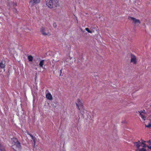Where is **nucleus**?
<instances>
[{"instance_id": "17", "label": "nucleus", "mask_w": 151, "mask_h": 151, "mask_svg": "<svg viewBox=\"0 0 151 151\" xmlns=\"http://www.w3.org/2000/svg\"><path fill=\"white\" fill-rule=\"evenodd\" d=\"M136 151H146L145 147H142V148H139L138 149H137Z\"/></svg>"}, {"instance_id": "16", "label": "nucleus", "mask_w": 151, "mask_h": 151, "mask_svg": "<svg viewBox=\"0 0 151 151\" xmlns=\"http://www.w3.org/2000/svg\"><path fill=\"white\" fill-rule=\"evenodd\" d=\"M27 58L29 61H32L33 60V57L32 55H30L28 56Z\"/></svg>"}, {"instance_id": "13", "label": "nucleus", "mask_w": 151, "mask_h": 151, "mask_svg": "<svg viewBox=\"0 0 151 151\" xmlns=\"http://www.w3.org/2000/svg\"><path fill=\"white\" fill-rule=\"evenodd\" d=\"M46 97L47 99L49 100H51L52 99V96L51 94L48 93L46 94Z\"/></svg>"}, {"instance_id": "20", "label": "nucleus", "mask_w": 151, "mask_h": 151, "mask_svg": "<svg viewBox=\"0 0 151 151\" xmlns=\"http://www.w3.org/2000/svg\"><path fill=\"white\" fill-rule=\"evenodd\" d=\"M146 127H147L148 128H150L151 127V124L150 123H149L148 125H145Z\"/></svg>"}, {"instance_id": "26", "label": "nucleus", "mask_w": 151, "mask_h": 151, "mask_svg": "<svg viewBox=\"0 0 151 151\" xmlns=\"http://www.w3.org/2000/svg\"><path fill=\"white\" fill-rule=\"evenodd\" d=\"M14 6H16L17 5V3H14Z\"/></svg>"}, {"instance_id": "25", "label": "nucleus", "mask_w": 151, "mask_h": 151, "mask_svg": "<svg viewBox=\"0 0 151 151\" xmlns=\"http://www.w3.org/2000/svg\"><path fill=\"white\" fill-rule=\"evenodd\" d=\"M149 119L151 121V114L149 116Z\"/></svg>"}, {"instance_id": "11", "label": "nucleus", "mask_w": 151, "mask_h": 151, "mask_svg": "<svg viewBox=\"0 0 151 151\" xmlns=\"http://www.w3.org/2000/svg\"><path fill=\"white\" fill-rule=\"evenodd\" d=\"M11 141L12 144V145L16 142H17L18 141V140L17 138L13 137V138L11 139Z\"/></svg>"}, {"instance_id": "9", "label": "nucleus", "mask_w": 151, "mask_h": 151, "mask_svg": "<svg viewBox=\"0 0 151 151\" xmlns=\"http://www.w3.org/2000/svg\"><path fill=\"white\" fill-rule=\"evenodd\" d=\"M138 112L139 114V115L140 116L141 118L143 119L145 121L146 119V117L144 115V114L143 113V112H142V110H141L140 111H138Z\"/></svg>"}, {"instance_id": "1", "label": "nucleus", "mask_w": 151, "mask_h": 151, "mask_svg": "<svg viewBox=\"0 0 151 151\" xmlns=\"http://www.w3.org/2000/svg\"><path fill=\"white\" fill-rule=\"evenodd\" d=\"M46 4L49 8H52L59 6V0H45Z\"/></svg>"}, {"instance_id": "2", "label": "nucleus", "mask_w": 151, "mask_h": 151, "mask_svg": "<svg viewBox=\"0 0 151 151\" xmlns=\"http://www.w3.org/2000/svg\"><path fill=\"white\" fill-rule=\"evenodd\" d=\"M77 108L81 114L83 115L84 113L85 109L84 108V106L81 101L80 99H78L76 103Z\"/></svg>"}, {"instance_id": "10", "label": "nucleus", "mask_w": 151, "mask_h": 151, "mask_svg": "<svg viewBox=\"0 0 151 151\" xmlns=\"http://www.w3.org/2000/svg\"><path fill=\"white\" fill-rule=\"evenodd\" d=\"M0 151H6L4 145L1 143H0Z\"/></svg>"}, {"instance_id": "14", "label": "nucleus", "mask_w": 151, "mask_h": 151, "mask_svg": "<svg viewBox=\"0 0 151 151\" xmlns=\"http://www.w3.org/2000/svg\"><path fill=\"white\" fill-rule=\"evenodd\" d=\"M27 134L28 135H29L31 137L32 139L33 140L34 144L35 145V139L36 138L35 137H34L32 135L30 134L29 132H27Z\"/></svg>"}, {"instance_id": "12", "label": "nucleus", "mask_w": 151, "mask_h": 151, "mask_svg": "<svg viewBox=\"0 0 151 151\" xmlns=\"http://www.w3.org/2000/svg\"><path fill=\"white\" fill-rule=\"evenodd\" d=\"M134 143L135 145L137 148V149H138L139 148H140L139 147L140 146H141V143L139 141L138 142H135Z\"/></svg>"}, {"instance_id": "18", "label": "nucleus", "mask_w": 151, "mask_h": 151, "mask_svg": "<svg viewBox=\"0 0 151 151\" xmlns=\"http://www.w3.org/2000/svg\"><path fill=\"white\" fill-rule=\"evenodd\" d=\"M145 142H146L145 141L142 140V142H141V145H143L142 147H145L146 145L144 143Z\"/></svg>"}, {"instance_id": "23", "label": "nucleus", "mask_w": 151, "mask_h": 151, "mask_svg": "<svg viewBox=\"0 0 151 151\" xmlns=\"http://www.w3.org/2000/svg\"><path fill=\"white\" fill-rule=\"evenodd\" d=\"M142 112H143V113L144 114V115H145V114H146V112H145V110L144 109H143L142 110Z\"/></svg>"}, {"instance_id": "3", "label": "nucleus", "mask_w": 151, "mask_h": 151, "mask_svg": "<svg viewBox=\"0 0 151 151\" xmlns=\"http://www.w3.org/2000/svg\"><path fill=\"white\" fill-rule=\"evenodd\" d=\"M40 31L42 34L44 36H50L51 35L48 29L45 27H42L41 28Z\"/></svg>"}, {"instance_id": "22", "label": "nucleus", "mask_w": 151, "mask_h": 151, "mask_svg": "<svg viewBox=\"0 0 151 151\" xmlns=\"http://www.w3.org/2000/svg\"><path fill=\"white\" fill-rule=\"evenodd\" d=\"M53 26L55 28L57 27V25L55 23H54L53 24Z\"/></svg>"}, {"instance_id": "15", "label": "nucleus", "mask_w": 151, "mask_h": 151, "mask_svg": "<svg viewBox=\"0 0 151 151\" xmlns=\"http://www.w3.org/2000/svg\"><path fill=\"white\" fill-rule=\"evenodd\" d=\"M5 65L3 63V61H2L0 63V68L1 69H4L5 67Z\"/></svg>"}, {"instance_id": "28", "label": "nucleus", "mask_w": 151, "mask_h": 151, "mask_svg": "<svg viewBox=\"0 0 151 151\" xmlns=\"http://www.w3.org/2000/svg\"><path fill=\"white\" fill-rule=\"evenodd\" d=\"M76 19L77 20V23H78V20H77V19Z\"/></svg>"}, {"instance_id": "8", "label": "nucleus", "mask_w": 151, "mask_h": 151, "mask_svg": "<svg viewBox=\"0 0 151 151\" xmlns=\"http://www.w3.org/2000/svg\"><path fill=\"white\" fill-rule=\"evenodd\" d=\"M14 145H15L16 147L19 150H21L22 148L21 146V143L19 141L14 144L13 145H12V146H13Z\"/></svg>"}, {"instance_id": "21", "label": "nucleus", "mask_w": 151, "mask_h": 151, "mask_svg": "<svg viewBox=\"0 0 151 151\" xmlns=\"http://www.w3.org/2000/svg\"><path fill=\"white\" fill-rule=\"evenodd\" d=\"M13 11L14 13H17V10L16 9H15V8L13 9Z\"/></svg>"}, {"instance_id": "4", "label": "nucleus", "mask_w": 151, "mask_h": 151, "mask_svg": "<svg viewBox=\"0 0 151 151\" xmlns=\"http://www.w3.org/2000/svg\"><path fill=\"white\" fill-rule=\"evenodd\" d=\"M128 19L129 20H132L133 21V22L136 25L139 26L141 22L140 20L137 19L135 18L131 17H129Z\"/></svg>"}, {"instance_id": "19", "label": "nucleus", "mask_w": 151, "mask_h": 151, "mask_svg": "<svg viewBox=\"0 0 151 151\" xmlns=\"http://www.w3.org/2000/svg\"><path fill=\"white\" fill-rule=\"evenodd\" d=\"M85 30L89 33H92L93 32L92 31L90 30L88 28H85Z\"/></svg>"}, {"instance_id": "24", "label": "nucleus", "mask_w": 151, "mask_h": 151, "mask_svg": "<svg viewBox=\"0 0 151 151\" xmlns=\"http://www.w3.org/2000/svg\"><path fill=\"white\" fill-rule=\"evenodd\" d=\"M146 146L148 147V149L151 150V145L150 146L147 145Z\"/></svg>"}, {"instance_id": "5", "label": "nucleus", "mask_w": 151, "mask_h": 151, "mask_svg": "<svg viewBox=\"0 0 151 151\" xmlns=\"http://www.w3.org/2000/svg\"><path fill=\"white\" fill-rule=\"evenodd\" d=\"M130 62L133 63L134 64H136L137 63V58L135 55L132 54H131Z\"/></svg>"}, {"instance_id": "6", "label": "nucleus", "mask_w": 151, "mask_h": 151, "mask_svg": "<svg viewBox=\"0 0 151 151\" xmlns=\"http://www.w3.org/2000/svg\"><path fill=\"white\" fill-rule=\"evenodd\" d=\"M40 1L41 0H30L29 4L32 6H33L34 5L40 3Z\"/></svg>"}, {"instance_id": "27", "label": "nucleus", "mask_w": 151, "mask_h": 151, "mask_svg": "<svg viewBox=\"0 0 151 151\" xmlns=\"http://www.w3.org/2000/svg\"><path fill=\"white\" fill-rule=\"evenodd\" d=\"M62 69H61L60 70V75L62 73Z\"/></svg>"}, {"instance_id": "7", "label": "nucleus", "mask_w": 151, "mask_h": 151, "mask_svg": "<svg viewBox=\"0 0 151 151\" xmlns=\"http://www.w3.org/2000/svg\"><path fill=\"white\" fill-rule=\"evenodd\" d=\"M45 61V60H42L40 61L39 63V65L40 67L42 68L43 69H45V67L46 66V65L44 64Z\"/></svg>"}]
</instances>
